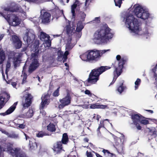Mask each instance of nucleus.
I'll use <instances>...</instances> for the list:
<instances>
[{
	"label": "nucleus",
	"instance_id": "f257e3e1",
	"mask_svg": "<svg viewBox=\"0 0 157 157\" xmlns=\"http://www.w3.org/2000/svg\"><path fill=\"white\" fill-rule=\"evenodd\" d=\"M111 29L106 24H103L94 34V40L105 42L111 39L113 36L111 32Z\"/></svg>",
	"mask_w": 157,
	"mask_h": 157
},
{
	"label": "nucleus",
	"instance_id": "f03ea898",
	"mask_svg": "<svg viewBox=\"0 0 157 157\" xmlns=\"http://www.w3.org/2000/svg\"><path fill=\"white\" fill-rule=\"evenodd\" d=\"M110 68L108 66H102L93 69L89 74V77L86 82L91 84H95L99 80L100 75Z\"/></svg>",
	"mask_w": 157,
	"mask_h": 157
},
{
	"label": "nucleus",
	"instance_id": "7ed1b4c3",
	"mask_svg": "<svg viewBox=\"0 0 157 157\" xmlns=\"http://www.w3.org/2000/svg\"><path fill=\"white\" fill-rule=\"evenodd\" d=\"M125 24L132 32L137 34L140 30L138 21L133 15L128 14L127 16Z\"/></svg>",
	"mask_w": 157,
	"mask_h": 157
},
{
	"label": "nucleus",
	"instance_id": "20e7f679",
	"mask_svg": "<svg viewBox=\"0 0 157 157\" xmlns=\"http://www.w3.org/2000/svg\"><path fill=\"white\" fill-rule=\"evenodd\" d=\"M116 58L117 61L112 63V64L115 68L114 71L116 72L117 77H118L122 73L124 65L127 61V59L125 57L121 58V57L120 55H117Z\"/></svg>",
	"mask_w": 157,
	"mask_h": 157
},
{
	"label": "nucleus",
	"instance_id": "39448f33",
	"mask_svg": "<svg viewBox=\"0 0 157 157\" xmlns=\"http://www.w3.org/2000/svg\"><path fill=\"white\" fill-rule=\"evenodd\" d=\"M110 49L104 50H90L88 51L89 60L90 63L95 62L99 60L101 56L106 52L109 51Z\"/></svg>",
	"mask_w": 157,
	"mask_h": 157
},
{
	"label": "nucleus",
	"instance_id": "423d86ee",
	"mask_svg": "<svg viewBox=\"0 0 157 157\" xmlns=\"http://www.w3.org/2000/svg\"><path fill=\"white\" fill-rule=\"evenodd\" d=\"M133 8H134V12L137 17L144 20L147 19L149 17V13L141 6L139 5H135Z\"/></svg>",
	"mask_w": 157,
	"mask_h": 157
},
{
	"label": "nucleus",
	"instance_id": "0eeeda50",
	"mask_svg": "<svg viewBox=\"0 0 157 157\" xmlns=\"http://www.w3.org/2000/svg\"><path fill=\"white\" fill-rule=\"evenodd\" d=\"M3 17L9 22L10 25L12 26H16L21 23L20 19L16 15L14 14H3Z\"/></svg>",
	"mask_w": 157,
	"mask_h": 157
},
{
	"label": "nucleus",
	"instance_id": "6e6552de",
	"mask_svg": "<svg viewBox=\"0 0 157 157\" xmlns=\"http://www.w3.org/2000/svg\"><path fill=\"white\" fill-rule=\"evenodd\" d=\"M6 148L3 149V151H7L13 157H18L20 154L21 148L18 147H12L10 144H6Z\"/></svg>",
	"mask_w": 157,
	"mask_h": 157
},
{
	"label": "nucleus",
	"instance_id": "1a4fd4ad",
	"mask_svg": "<svg viewBox=\"0 0 157 157\" xmlns=\"http://www.w3.org/2000/svg\"><path fill=\"white\" fill-rule=\"evenodd\" d=\"M133 123L135 125L138 130H141L142 127L140 126L139 123L140 122L141 119L146 118L140 114H132L131 116Z\"/></svg>",
	"mask_w": 157,
	"mask_h": 157
},
{
	"label": "nucleus",
	"instance_id": "9d476101",
	"mask_svg": "<svg viewBox=\"0 0 157 157\" xmlns=\"http://www.w3.org/2000/svg\"><path fill=\"white\" fill-rule=\"evenodd\" d=\"M50 94L49 93H44V94L41 98V101L40 105V110L44 109L45 107L49 104L50 102Z\"/></svg>",
	"mask_w": 157,
	"mask_h": 157
},
{
	"label": "nucleus",
	"instance_id": "9b49d317",
	"mask_svg": "<svg viewBox=\"0 0 157 157\" xmlns=\"http://www.w3.org/2000/svg\"><path fill=\"white\" fill-rule=\"evenodd\" d=\"M33 97L31 94L28 93H27L25 96V101H23L22 105L23 107L22 110H24L25 109L28 108L30 106L32 102Z\"/></svg>",
	"mask_w": 157,
	"mask_h": 157
},
{
	"label": "nucleus",
	"instance_id": "f8f14e48",
	"mask_svg": "<svg viewBox=\"0 0 157 157\" xmlns=\"http://www.w3.org/2000/svg\"><path fill=\"white\" fill-rule=\"evenodd\" d=\"M40 13V18L42 22L45 24L50 22L51 16V14L46 12L44 10H41Z\"/></svg>",
	"mask_w": 157,
	"mask_h": 157
},
{
	"label": "nucleus",
	"instance_id": "ddd939ff",
	"mask_svg": "<svg viewBox=\"0 0 157 157\" xmlns=\"http://www.w3.org/2000/svg\"><path fill=\"white\" fill-rule=\"evenodd\" d=\"M10 98V94L6 92H4L0 94V110L4 107Z\"/></svg>",
	"mask_w": 157,
	"mask_h": 157
},
{
	"label": "nucleus",
	"instance_id": "4468645a",
	"mask_svg": "<svg viewBox=\"0 0 157 157\" xmlns=\"http://www.w3.org/2000/svg\"><path fill=\"white\" fill-rule=\"evenodd\" d=\"M62 144L60 141H57L54 144L52 149L54 153L56 154H59L63 151Z\"/></svg>",
	"mask_w": 157,
	"mask_h": 157
},
{
	"label": "nucleus",
	"instance_id": "2eb2a0df",
	"mask_svg": "<svg viewBox=\"0 0 157 157\" xmlns=\"http://www.w3.org/2000/svg\"><path fill=\"white\" fill-rule=\"evenodd\" d=\"M71 97L70 95L67 94V96L60 99L59 101L61 104L59 105V107L60 109H62L65 106L69 105L71 103Z\"/></svg>",
	"mask_w": 157,
	"mask_h": 157
},
{
	"label": "nucleus",
	"instance_id": "dca6fc26",
	"mask_svg": "<svg viewBox=\"0 0 157 157\" xmlns=\"http://www.w3.org/2000/svg\"><path fill=\"white\" fill-rule=\"evenodd\" d=\"M40 66V63L37 59H33L31 63L30 64L29 69V72L31 73L38 68Z\"/></svg>",
	"mask_w": 157,
	"mask_h": 157
},
{
	"label": "nucleus",
	"instance_id": "f3484780",
	"mask_svg": "<svg viewBox=\"0 0 157 157\" xmlns=\"http://www.w3.org/2000/svg\"><path fill=\"white\" fill-rule=\"evenodd\" d=\"M21 9L20 6H19L17 4H14L13 5H11L9 7L5 8L4 10L7 12H19L20 9Z\"/></svg>",
	"mask_w": 157,
	"mask_h": 157
},
{
	"label": "nucleus",
	"instance_id": "a211bd4d",
	"mask_svg": "<svg viewBox=\"0 0 157 157\" xmlns=\"http://www.w3.org/2000/svg\"><path fill=\"white\" fill-rule=\"evenodd\" d=\"M17 103V102L14 103L5 112L0 113V115L1 116H5L11 114L15 109Z\"/></svg>",
	"mask_w": 157,
	"mask_h": 157
},
{
	"label": "nucleus",
	"instance_id": "6ab92c4d",
	"mask_svg": "<svg viewBox=\"0 0 157 157\" xmlns=\"http://www.w3.org/2000/svg\"><path fill=\"white\" fill-rule=\"evenodd\" d=\"M71 21H68L67 22V25H66L67 33V34H72L74 31H75V26L73 22L72 24V26L71 25Z\"/></svg>",
	"mask_w": 157,
	"mask_h": 157
},
{
	"label": "nucleus",
	"instance_id": "aec40b11",
	"mask_svg": "<svg viewBox=\"0 0 157 157\" xmlns=\"http://www.w3.org/2000/svg\"><path fill=\"white\" fill-rule=\"evenodd\" d=\"M108 106L107 105H100L98 103H95L94 104H91L90 108V109H105Z\"/></svg>",
	"mask_w": 157,
	"mask_h": 157
},
{
	"label": "nucleus",
	"instance_id": "412c9836",
	"mask_svg": "<svg viewBox=\"0 0 157 157\" xmlns=\"http://www.w3.org/2000/svg\"><path fill=\"white\" fill-rule=\"evenodd\" d=\"M78 2V1L76 0L75 2L71 6V12L72 13V18H75V10L77 6V4Z\"/></svg>",
	"mask_w": 157,
	"mask_h": 157
},
{
	"label": "nucleus",
	"instance_id": "4be33fe9",
	"mask_svg": "<svg viewBox=\"0 0 157 157\" xmlns=\"http://www.w3.org/2000/svg\"><path fill=\"white\" fill-rule=\"evenodd\" d=\"M69 141L68 135L67 133H64L62 135L61 143L64 144H67Z\"/></svg>",
	"mask_w": 157,
	"mask_h": 157
},
{
	"label": "nucleus",
	"instance_id": "5701e85b",
	"mask_svg": "<svg viewBox=\"0 0 157 157\" xmlns=\"http://www.w3.org/2000/svg\"><path fill=\"white\" fill-rule=\"evenodd\" d=\"M47 130L51 132H55L56 130L55 125L53 123H50L47 126Z\"/></svg>",
	"mask_w": 157,
	"mask_h": 157
},
{
	"label": "nucleus",
	"instance_id": "b1692460",
	"mask_svg": "<svg viewBox=\"0 0 157 157\" xmlns=\"http://www.w3.org/2000/svg\"><path fill=\"white\" fill-rule=\"evenodd\" d=\"M40 37L41 40L43 41H45L47 39L49 40L50 38L48 35L43 32H41Z\"/></svg>",
	"mask_w": 157,
	"mask_h": 157
},
{
	"label": "nucleus",
	"instance_id": "393cba45",
	"mask_svg": "<svg viewBox=\"0 0 157 157\" xmlns=\"http://www.w3.org/2000/svg\"><path fill=\"white\" fill-rule=\"evenodd\" d=\"M29 145L30 150H35L37 148L38 145L37 143L35 141L33 142L29 140Z\"/></svg>",
	"mask_w": 157,
	"mask_h": 157
},
{
	"label": "nucleus",
	"instance_id": "a878e982",
	"mask_svg": "<svg viewBox=\"0 0 157 157\" xmlns=\"http://www.w3.org/2000/svg\"><path fill=\"white\" fill-rule=\"evenodd\" d=\"M88 56H89V55L88 52L87 53L83 54L80 55V57L82 60L90 63V60L89 59V57Z\"/></svg>",
	"mask_w": 157,
	"mask_h": 157
},
{
	"label": "nucleus",
	"instance_id": "bb28decb",
	"mask_svg": "<svg viewBox=\"0 0 157 157\" xmlns=\"http://www.w3.org/2000/svg\"><path fill=\"white\" fill-rule=\"evenodd\" d=\"M5 59V51L0 49V64H2Z\"/></svg>",
	"mask_w": 157,
	"mask_h": 157
},
{
	"label": "nucleus",
	"instance_id": "cd10ccee",
	"mask_svg": "<svg viewBox=\"0 0 157 157\" xmlns=\"http://www.w3.org/2000/svg\"><path fill=\"white\" fill-rule=\"evenodd\" d=\"M26 69L25 67V64L24 66L23 67V70L22 71V76H23V78L22 80V84H23L26 82V79H27V74L25 72V69ZM22 76V75H21Z\"/></svg>",
	"mask_w": 157,
	"mask_h": 157
},
{
	"label": "nucleus",
	"instance_id": "c85d7f7f",
	"mask_svg": "<svg viewBox=\"0 0 157 157\" xmlns=\"http://www.w3.org/2000/svg\"><path fill=\"white\" fill-rule=\"evenodd\" d=\"M18 123H21V124H17V126L19 128L21 129H24L25 127V125L24 124L25 123V121L22 119H18Z\"/></svg>",
	"mask_w": 157,
	"mask_h": 157
},
{
	"label": "nucleus",
	"instance_id": "c756f323",
	"mask_svg": "<svg viewBox=\"0 0 157 157\" xmlns=\"http://www.w3.org/2000/svg\"><path fill=\"white\" fill-rule=\"evenodd\" d=\"M12 59L13 60V62L14 66L15 68L20 66L21 60H20L17 59L15 58V57H13Z\"/></svg>",
	"mask_w": 157,
	"mask_h": 157
},
{
	"label": "nucleus",
	"instance_id": "7c9ffc66",
	"mask_svg": "<svg viewBox=\"0 0 157 157\" xmlns=\"http://www.w3.org/2000/svg\"><path fill=\"white\" fill-rule=\"evenodd\" d=\"M84 27L82 23L80 21L78 22L77 24V26L75 30L76 32H80L83 28Z\"/></svg>",
	"mask_w": 157,
	"mask_h": 157
},
{
	"label": "nucleus",
	"instance_id": "2f4dec72",
	"mask_svg": "<svg viewBox=\"0 0 157 157\" xmlns=\"http://www.w3.org/2000/svg\"><path fill=\"white\" fill-rule=\"evenodd\" d=\"M26 35L27 37V40H31L35 38V35L33 34L32 33L28 31L26 33Z\"/></svg>",
	"mask_w": 157,
	"mask_h": 157
},
{
	"label": "nucleus",
	"instance_id": "473e14b6",
	"mask_svg": "<svg viewBox=\"0 0 157 157\" xmlns=\"http://www.w3.org/2000/svg\"><path fill=\"white\" fill-rule=\"evenodd\" d=\"M26 116V117L30 118L33 115V111L32 109H29L27 112L25 113Z\"/></svg>",
	"mask_w": 157,
	"mask_h": 157
},
{
	"label": "nucleus",
	"instance_id": "72a5a7b5",
	"mask_svg": "<svg viewBox=\"0 0 157 157\" xmlns=\"http://www.w3.org/2000/svg\"><path fill=\"white\" fill-rule=\"evenodd\" d=\"M37 44H36V45L35 46V44L34 45V46H35V53H36L37 54L38 56L39 55V54L41 53V52H40V50L39 47V41L36 42Z\"/></svg>",
	"mask_w": 157,
	"mask_h": 157
},
{
	"label": "nucleus",
	"instance_id": "f704fd0d",
	"mask_svg": "<svg viewBox=\"0 0 157 157\" xmlns=\"http://www.w3.org/2000/svg\"><path fill=\"white\" fill-rule=\"evenodd\" d=\"M10 67H11L10 63L8 61L6 64V71H5V73L6 75V77H7V79H8V72L9 71V70Z\"/></svg>",
	"mask_w": 157,
	"mask_h": 157
},
{
	"label": "nucleus",
	"instance_id": "c9c22d12",
	"mask_svg": "<svg viewBox=\"0 0 157 157\" xmlns=\"http://www.w3.org/2000/svg\"><path fill=\"white\" fill-rule=\"evenodd\" d=\"M49 135V134L48 133H45L42 131L39 132V133L36 134V136L38 137H42L44 136Z\"/></svg>",
	"mask_w": 157,
	"mask_h": 157
},
{
	"label": "nucleus",
	"instance_id": "e433bc0d",
	"mask_svg": "<svg viewBox=\"0 0 157 157\" xmlns=\"http://www.w3.org/2000/svg\"><path fill=\"white\" fill-rule=\"evenodd\" d=\"M123 0H114L115 6L120 8L122 3Z\"/></svg>",
	"mask_w": 157,
	"mask_h": 157
},
{
	"label": "nucleus",
	"instance_id": "4c0bfd02",
	"mask_svg": "<svg viewBox=\"0 0 157 157\" xmlns=\"http://www.w3.org/2000/svg\"><path fill=\"white\" fill-rule=\"evenodd\" d=\"M69 52L68 51H66L64 54H63V63H64L67 61V56L69 54Z\"/></svg>",
	"mask_w": 157,
	"mask_h": 157
},
{
	"label": "nucleus",
	"instance_id": "58836bf2",
	"mask_svg": "<svg viewBox=\"0 0 157 157\" xmlns=\"http://www.w3.org/2000/svg\"><path fill=\"white\" fill-rule=\"evenodd\" d=\"M12 40L14 43L17 42L20 40L18 36L15 35H13L12 36Z\"/></svg>",
	"mask_w": 157,
	"mask_h": 157
},
{
	"label": "nucleus",
	"instance_id": "ea45409f",
	"mask_svg": "<svg viewBox=\"0 0 157 157\" xmlns=\"http://www.w3.org/2000/svg\"><path fill=\"white\" fill-rule=\"evenodd\" d=\"M16 49H18L20 48L22 46V42L20 40L17 42L14 43Z\"/></svg>",
	"mask_w": 157,
	"mask_h": 157
},
{
	"label": "nucleus",
	"instance_id": "a19ab883",
	"mask_svg": "<svg viewBox=\"0 0 157 157\" xmlns=\"http://www.w3.org/2000/svg\"><path fill=\"white\" fill-rule=\"evenodd\" d=\"M141 80L140 79L138 78L135 82V89L138 88L140 84Z\"/></svg>",
	"mask_w": 157,
	"mask_h": 157
},
{
	"label": "nucleus",
	"instance_id": "79ce46f5",
	"mask_svg": "<svg viewBox=\"0 0 157 157\" xmlns=\"http://www.w3.org/2000/svg\"><path fill=\"white\" fill-rule=\"evenodd\" d=\"M152 72L154 73V76L156 80L157 78V64L152 69Z\"/></svg>",
	"mask_w": 157,
	"mask_h": 157
},
{
	"label": "nucleus",
	"instance_id": "37998d69",
	"mask_svg": "<svg viewBox=\"0 0 157 157\" xmlns=\"http://www.w3.org/2000/svg\"><path fill=\"white\" fill-rule=\"evenodd\" d=\"M123 83H122L121 85L117 89V91L120 93H121L123 91L125 87L123 86Z\"/></svg>",
	"mask_w": 157,
	"mask_h": 157
},
{
	"label": "nucleus",
	"instance_id": "c03bdc74",
	"mask_svg": "<svg viewBox=\"0 0 157 157\" xmlns=\"http://www.w3.org/2000/svg\"><path fill=\"white\" fill-rule=\"evenodd\" d=\"M60 87H59L53 93L52 95L54 97H57L59 95V89Z\"/></svg>",
	"mask_w": 157,
	"mask_h": 157
},
{
	"label": "nucleus",
	"instance_id": "a18cd8bd",
	"mask_svg": "<svg viewBox=\"0 0 157 157\" xmlns=\"http://www.w3.org/2000/svg\"><path fill=\"white\" fill-rule=\"evenodd\" d=\"M156 132L155 130L150 129L148 132V136H152L153 135H156Z\"/></svg>",
	"mask_w": 157,
	"mask_h": 157
},
{
	"label": "nucleus",
	"instance_id": "49530a36",
	"mask_svg": "<svg viewBox=\"0 0 157 157\" xmlns=\"http://www.w3.org/2000/svg\"><path fill=\"white\" fill-rule=\"evenodd\" d=\"M140 123L144 125H147L149 124V121L147 120L141 119Z\"/></svg>",
	"mask_w": 157,
	"mask_h": 157
},
{
	"label": "nucleus",
	"instance_id": "de8ad7c7",
	"mask_svg": "<svg viewBox=\"0 0 157 157\" xmlns=\"http://www.w3.org/2000/svg\"><path fill=\"white\" fill-rule=\"evenodd\" d=\"M106 124L105 123V121H100V124H99L98 127L101 128H104L105 125Z\"/></svg>",
	"mask_w": 157,
	"mask_h": 157
},
{
	"label": "nucleus",
	"instance_id": "09e8293b",
	"mask_svg": "<svg viewBox=\"0 0 157 157\" xmlns=\"http://www.w3.org/2000/svg\"><path fill=\"white\" fill-rule=\"evenodd\" d=\"M94 23L98 24L101 22L100 18V17H95V19L93 21Z\"/></svg>",
	"mask_w": 157,
	"mask_h": 157
},
{
	"label": "nucleus",
	"instance_id": "8fccbe9b",
	"mask_svg": "<svg viewBox=\"0 0 157 157\" xmlns=\"http://www.w3.org/2000/svg\"><path fill=\"white\" fill-rule=\"evenodd\" d=\"M117 151L119 152H122L123 151L122 146L121 145L116 148Z\"/></svg>",
	"mask_w": 157,
	"mask_h": 157
},
{
	"label": "nucleus",
	"instance_id": "3c124183",
	"mask_svg": "<svg viewBox=\"0 0 157 157\" xmlns=\"http://www.w3.org/2000/svg\"><path fill=\"white\" fill-rule=\"evenodd\" d=\"M22 56V53H18V55L16 57H15V58L17 59H18L20 60H21V58Z\"/></svg>",
	"mask_w": 157,
	"mask_h": 157
},
{
	"label": "nucleus",
	"instance_id": "603ef678",
	"mask_svg": "<svg viewBox=\"0 0 157 157\" xmlns=\"http://www.w3.org/2000/svg\"><path fill=\"white\" fill-rule=\"evenodd\" d=\"M86 155L87 157H93V154L91 152H89L88 151L86 152Z\"/></svg>",
	"mask_w": 157,
	"mask_h": 157
},
{
	"label": "nucleus",
	"instance_id": "864d4df0",
	"mask_svg": "<svg viewBox=\"0 0 157 157\" xmlns=\"http://www.w3.org/2000/svg\"><path fill=\"white\" fill-rule=\"evenodd\" d=\"M38 56V55L35 52L31 54V57L33 58L36 59V58H37Z\"/></svg>",
	"mask_w": 157,
	"mask_h": 157
},
{
	"label": "nucleus",
	"instance_id": "5fc2aeb1",
	"mask_svg": "<svg viewBox=\"0 0 157 157\" xmlns=\"http://www.w3.org/2000/svg\"><path fill=\"white\" fill-rule=\"evenodd\" d=\"M101 129L100 128H99V127H98V128H97V134H98V136H101V132L100 131V129Z\"/></svg>",
	"mask_w": 157,
	"mask_h": 157
},
{
	"label": "nucleus",
	"instance_id": "6e6d98bb",
	"mask_svg": "<svg viewBox=\"0 0 157 157\" xmlns=\"http://www.w3.org/2000/svg\"><path fill=\"white\" fill-rule=\"evenodd\" d=\"M46 40V41L45 42L46 44H48L47 46H50L51 45V41L47 39Z\"/></svg>",
	"mask_w": 157,
	"mask_h": 157
},
{
	"label": "nucleus",
	"instance_id": "4d7b16f0",
	"mask_svg": "<svg viewBox=\"0 0 157 157\" xmlns=\"http://www.w3.org/2000/svg\"><path fill=\"white\" fill-rule=\"evenodd\" d=\"M58 57H62L63 58V53L62 52H59L58 53Z\"/></svg>",
	"mask_w": 157,
	"mask_h": 157
},
{
	"label": "nucleus",
	"instance_id": "13d9d810",
	"mask_svg": "<svg viewBox=\"0 0 157 157\" xmlns=\"http://www.w3.org/2000/svg\"><path fill=\"white\" fill-rule=\"evenodd\" d=\"M18 117H20V118H27L26 117V116L25 113L23 114H21L20 115H19Z\"/></svg>",
	"mask_w": 157,
	"mask_h": 157
},
{
	"label": "nucleus",
	"instance_id": "bf43d9fd",
	"mask_svg": "<svg viewBox=\"0 0 157 157\" xmlns=\"http://www.w3.org/2000/svg\"><path fill=\"white\" fill-rule=\"evenodd\" d=\"M40 110V113L42 114V115L44 116H45L46 115V112L44 110V109L42 110Z\"/></svg>",
	"mask_w": 157,
	"mask_h": 157
},
{
	"label": "nucleus",
	"instance_id": "052dcab7",
	"mask_svg": "<svg viewBox=\"0 0 157 157\" xmlns=\"http://www.w3.org/2000/svg\"><path fill=\"white\" fill-rule=\"evenodd\" d=\"M102 152L105 154L106 153H107L108 154H110L111 153L108 150H105V149H103V150L102 151Z\"/></svg>",
	"mask_w": 157,
	"mask_h": 157
},
{
	"label": "nucleus",
	"instance_id": "680f3d73",
	"mask_svg": "<svg viewBox=\"0 0 157 157\" xmlns=\"http://www.w3.org/2000/svg\"><path fill=\"white\" fill-rule=\"evenodd\" d=\"M1 131L2 132V133H3L6 135H8L9 134V133L8 132H7V131H6L5 130L2 129V130H1Z\"/></svg>",
	"mask_w": 157,
	"mask_h": 157
},
{
	"label": "nucleus",
	"instance_id": "e2e57ef3",
	"mask_svg": "<svg viewBox=\"0 0 157 157\" xmlns=\"http://www.w3.org/2000/svg\"><path fill=\"white\" fill-rule=\"evenodd\" d=\"M72 48L71 47V45L70 44H67L66 45V49H67L68 50H70Z\"/></svg>",
	"mask_w": 157,
	"mask_h": 157
},
{
	"label": "nucleus",
	"instance_id": "0e129e2a",
	"mask_svg": "<svg viewBox=\"0 0 157 157\" xmlns=\"http://www.w3.org/2000/svg\"><path fill=\"white\" fill-rule=\"evenodd\" d=\"M11 84L13 87H15L17 84V82H11Z\"/></svg>",
	"mask_w": 157,
	"mask_h": 157
},
{
	"label": "nucleus",
	"instance_id": "69168bd1",
	"mask_svg": "<svg viewBox=\"0 0 157 157\" xmlns=\"http://www.w3.org/2000/svg\"><path fill=\"white\" fill-rule=\"evenodd\" d=\"M2 77H3V79L4 80H5L6 82L7 83H9L5 79V75L4 74V72H3V71H2Z\"/></svg>",
	"mask_w": 157,
	"mask_h": 157
},
{
	"label": "nucleus",
	"instance_id": "338daca9",
	"mask_svg": "<svg viewBox=\"0 0 157 157\" xmlns=\"http://www.w3.org/2000/svg\"><path fill=\"white\" fill-rule=\"evenodd\" d=\"M85 93L86 94L88 95H90L91 94V93L90 91L88 90H86L85 91Z\"/></svg>",
	"mask_w": 157,
	"mask_h": 157
},
{
	"label": "nucleus",
	"instance_id": "774afa93",
	"mask_svg": "<svg viewBox=\"0 0 157 157\" xmlns=\"http://www.w3.org/2000/svg\"><path fill=\"white\" fill-rule=\"evenodd\" d=\"M117 78H115L114 77L113 78V79L112 81V82H111L109 86H110L111 85H112L115 82Z\"/></svg>",
	"mask_w": 157,
	"mask_h": 157
}]
</instances>
